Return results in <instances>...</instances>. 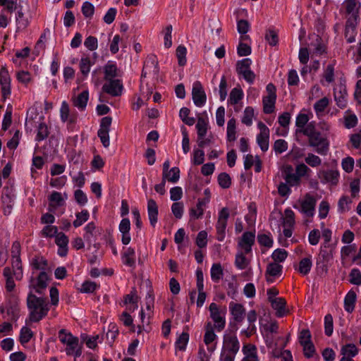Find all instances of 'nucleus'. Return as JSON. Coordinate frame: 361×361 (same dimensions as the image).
Wrapping results in <instances>:
<instances>
[{
  "mask_svg": "<svg viewBox=\"0 0 361 361\" xmlns=\"http://www.w3.org/2000/svg\"><path fill=\"white\" fill-rule=\"evenodd\" d=\"M27 306L30 310L29 318L32 322H38L46 317L49 310L46 298L37 297L30 293L27 297Z\"/></svg>",
  "mask_w": 361,
  "mask_h": 361,
  "instance_id": "nucleus-1",
  "label": "nucleus"
},
{
  "mask_svg": "<svg viewBox=\"0 0 361 361\" xmlns=\"http://www.w3.org/2000/svg\"><path fill=\"white\" fill-rule=\"evenodd\" d=\"M30 265L33 269L41 271L36 279L35 283H34L35 279L33 276H31L30 279V282L32 283L31 286L36 293L41 295L42 290L47 288V281L49 280L48 275L45 271L48 266V261L42 256H35L32 259Z\"/></svg>",
  "mask_w": 361,
  "mask_h": 361,
  "instance_id": "nucleus-2",
  "label": "nucleus"
},
{
  "mask_svg": "<svg viewBox=\"0 0 361 361\" xmlns=\"http://www.w3.org/2000/svg\"><path fill=\"white\" fill-rule=\"evenodd\" d=\"M308 145L314 147V151L320 155L325 156L329 151V142L319 131L308 137Z\"/></svg>",
  "mask_w": 361,
  "mask_h": 361,
  "instance_id": "nucleus-3",
  "label": "nucleus"
},
{
  "mask_svg": "<svg viewBox=\"0 0 361 361\" xmlns=\"http://www.w3.org/2000/svg\"><path fill=\"white\" fill-rule=\"evenodd\" d=\"M266 90L268 94L264 97L262 99L263 111L264 114H269L274 111L277 97L276 88L273 83H269L266 87Z\"/></svg>",
  "mask_w": 361,
  "mask_h": 361,
  "instance_id": "nucleus-4",
  "label": "nucleus"
},
{
  "mask_svg": "<svg viewBox=\"0 0 361 361\" xmlns=\"http://www.w3.org/2000/svg\"><path fill=\"white\" fill-rule=\"evenodd\" d=\"M228 217V209L227 207L222 208L219 212L218 221L216 225V239L219 241H223L225 238V231Z\"/></svg>",
  "mask_w": 361,
  "mask_h": 361,
  "instance_id": "nucleus-5",
  "label": "nucleus"
},
{
  "mask_svg": "<svg viewBox=\"0 0 361 361\" xmlns=\"http://www.w3.org/2000/svg\"><path fill=\"white\" fill-rule=\"evenodd\" d=\"M111 122L112 118L111 116L102 118L100 122V128L97 132V135L104 147H109L110 144L109 133Z\"/></svg>",
  "mask_w": 361,
  "mask_h": 361,
  "instance_id": "nucleus-6",
  "label": "nucleus"
},
{
  "mask_svg": "<svg viewBox=\"0 0 361 361\" xmlns=\"http://www.w3.org/2000/svg\"><path fill=\"white\" fill-rule=\"evenodd\" d=\"M209 310L210 317L214 322L213 326L215 327L217 331H221L225 328L226 320L225 318L221 316L219 306L215 302H212L209 307Z\"/></svg>",
  "mask_w": 361,
  "mask_h": 361,
  "instance_id": "nucleus-7",
  "label": "nucleus"
},
{
  "mask_svg": "<svg viewBox=\"0 0 361 361\" xmlns=\"http://www.w3.org/2000/svg\"><path fill=\"white\" fill-rule=\"evenodd\" d=\"M259 133L257 135V142L262 152H267L269 149V129L262 121L257 123Z\"/></svg>",
  "mask_w": 361,
  "mask_h": 361,
  "instance_id": "nucleus-8",
  "label": "nucleus"
},
{
  "mask_svg": "<svg viewBox=\"0 0 361 361\" xmlns=\"http://www.w3.org/2000/svg\"><path fill=\"white\" fill-rule=\"evenodd\" d=\"M0 85L3 100L11 94V78L7 68L3 66L0 70Z\"/></svg>",
  "mask_w": 361,
  "mask_h": 361,
  "instance_id": "nucleus-9",
  "label": "nucleus"
},
{
  "mask_svg": "<svg viewBox=\"0 0 361 361\" xmlns=\"http://www.w3.org/2000/svg\"><path fill=\"white\" fill-rule=\"evenodd\" d=\"M192 98L194 104L201 107L204 106L207 101V95L200 82L196 81L192 89Z\"/></svg>",
  "mask_w": 361,
  "mask_h": 361,
  "instance_id": "nucleus-10",
  "label": "nucleus"
},
{
  "mask_svg": "<svg viewBox=\"0 0 361 361\" xmlns=\"http://www.w3.org/2000/svg\"><path fill=\"white\" fill-rule=\"evenodd\" d=\"M240 349V343L235 334H229L224 336L221 351L237 354Z\"/></svg>",
  "mask_w": 361,
  "mask_h": 361,
  "instance_id": "nucleus-11",
  "label": "nucleus"
},
{
  "mask_svg": "<svg viewBox=\"0 0 361 361\" xmlns=\"http://www.w3.org/2000/svg\"><path fill=\"white\" fill-rule=\"evenodd\" d=\"M255 232L245 231L238 240V246L244 250L245 254H249L252 251V247L255 244Z\"/></svg>",
  "mask_w": 361,
  "mask_h": 361,
  "instance_id": "nucleus-12",
  "label": "nucleus"
},
{
  "mask_svg": "<svg viewBox=\"0 0 361 361\" xmlns=\"http://www.w3.org/2000/svg\"><path fill=\"white\" fill-rule=\"evenodd\" d=\"M108 83H105L102 87V90L113 96L118 97L122 94L123 85L120 80H109Z\"/></svg>",
  "mask_w": 361,
  "mask_h": 361,
  "instance_id": "nucleus-13",
  "label": "nucleus"
},
{
  "mask_svg": "<svg viewBox=\"0 0 361 361\" xmlns=\"http://www.w3.org/2000/svg\"><path fill=\"white\" fill-rule=\"evenodd\" d=\"M316 202L315 198L309 193H307L305 196V200L301 202V212L307 216H312L314 215Z\"/></svg>",
  "mask_w": 361,
  "mask_h": 361,
  "instance_id": "nucleus-14",
  "label": "nucleus"
},
{
  "mask_svg": "<svg viewBox=\"0 0 361 361\" xmlns=\"http://www.w3.org/2000/svg\"><path fill=\"white\" fill-rule=\"evenodd\" d=\"M143 68L148 71L149 74L157 76L159 68L157 56L154 54L148 55L144 62Z\"/></svg>",
  "mask_w": 361,
  "mask_h": 361,
  "instance_id": "nucleus-15",
  "label": "nucleus"
},
{
  "mask_svg": "<svg viewBox=\"0 0 361 361\" xmlns=\"http://www.w3.org/2000/svg\"><path fill=\"white\" fill-rule=\"evenodd\" d=\"M208 204V197L199 198L195 208H190L189 211L191 219H201L204 214V207Z\"/></svg>",
  "mask_w": 361,
  "mask_h": 361,
  "instance_id": "nucleus-16",
  "label": "nucleus"
},
{
  "mask_svg": "<svg viewBox=\"0 0 361 361\" xmlns=\"http://www.w3.org/2000/svg\"><path fill=\"white\" fill-rule=\"evenodd\" d=\"M229 309L233 319L237 322H241L244 319L245 310L240 303L230 302Z\"/></svg>",
  "mask_w": 361,
  "mask_h": 361,
  "instance_id": "nucleus-17",
  "label": "nucleus"
},
{
  "mask_svg": "<svg viewBox=\"0 0 361 361\" xmlns=\"http://www.w3.org/2000/svg\"><path fill=\"white\" fill-rule=\"evenodd\" d=\"M271 307L275 310L276 315L278 317H282L288 313V310H286V300L283 298H276L274 300H271Z\"/></svg>",
  "mask_w": 361,
  "mask_h": 361,
  "instance_id": "nucleus-18",
  "label": "nucleus"
},
{
  "mask_svg": "<svg viewBox=\"0 0 361 361\" xmlns=\"http://www.w3.org/2000/svg\"><path fill=\"white\" fill-rule=\"evenodd\" d=\"M66 352L68 355H74L75 357H78L82 354V345L79 346L78 338H72L71 341H68Z\"/></svg>",
  "mask_w": 361,
  "mask_h": 361,
  "instance_id": "nucleus-19",
  "label": "nucleus"
},
{
  "mask_svg": "<svg viewBox=\"0 0 361 361\" xmlns=\"http://www.w3.org/2000/svg\"><path fill=\"white\" fill-rule=\"evenodd\" d=\"M338 88V90L337 88L334 89V99L338 106L341 109H344L347 105V90L345 86L340 85Z\"/></svg>",
  "mask_w": 361,
  "mask_h": 361,
  "instance_id": "nucleus-20",
  "label": "nucleus"
},
{
  "mask_svg": "<svg viewBox=\"0 0 361 361\" xmlns=\"http://www.w3.org/2000/svg\"><path fill=\"white\" fill-rule=\"evenodd\" d=\"M282 265L278 263L271 262L268 264L265 273L267 281L269 283H272L274 280L270 279L269 276H276L281 275L282 273Z\"/></svg>",
  "mask_w": 361,
  "mask_h": 361,
  "instance_id": "nucleus-21",
  "label": "nucleus"
},
{
  "mask_svg": "<svg viewBox=\"0 0 361 361\" xmlns=\"http://www.w3.org/2000/svg\"><path fill=\"white\" fill-rule=\"evenodd\" d=\"M147 212L150 224L154 227L157 222L158 206L153 199H150L147 202Z\"/></svg>",
  "mask_w": 361,
  "mask_h": 361,
  "instance_id": "nucleus-22",
  "label": "nucleus"
},
{
  "mask_svg": "<svg viewBox=\"0 0 361 361\" xmlns=\"http://www.w3.org/2000/svg\"><path fill=\"white\" fill-rule=\"evenodd\" d=\"M89 99V92L87 90L82 91L78 97L72 99L73 105L79 109L84 110L87 106Z\"/></svg>",
  "mask_w": 361,
  "mask_h": 361,
  "instance_id": "nucleus-23",
  "label": "nucleus"
},
{
  "mask_svg": "<svg viewBox=\"0 0 361 361\" xmlns=\"http://www.w3.org/2000/svg\"><path fill=\"white\" fill-rule=\"evenodd\" d=\"M357 295L353 290H350L344 299V309L346 312L351 313L355 309Z\"/></svg>",
  "mask_w": 361,
  "mask_h": 361,
  "instance_id": "nucleus-24",
  "label": "nucleus"
},
{
  "mask_svg": "<svg viewBox=\"0 0 361 361\" xmlns=\"http://www.w3.org/2000/svg\"><path fill=\"white\" fill-rule=\"evenodd\" d=\"M104 80H115L114 78L118 76V68L116 63L112 61H108L104 67Z\"/></svg>",
  "mask_w": 361,
  "mask_h": 361,
  "instance_id": "nucleus-25",
  "label": "nucleus"
},
{
  "mask_svg": "<svg viewBox=\"0 0 361 361\" xmlns=\"http://www.w3.org/2000/svg\"><path fill=\"white\" fill-rule=\"evenodd\" d=\"M122 259L123 263L130 267H133L135 265V250L129 247L122 255Z\"/></svg>",
  "mask_w": 361,
  "mask_h": 361,
  "instance_id": "nucleus-26",
  "label": "nucleus"
},
{
  "mask_svg": "<svg viewBox=\"0 0 361 361\" xmlns=\"http://www.w3.org/2000/svg\"><path fill=\"white\" fill-rule=\"evenodd\" d=\"M205 334L204 336V342L206 345H209L215 341L216 338V335L214 333L213 324L211 322H208L206 323L205 326Z\"/></svg>",
  "mask_w": 361,
  "mask_h": 361,
  "instance_id": "nucleus-27",
  "label": "nucleus"
},
{
  "mask_svg": "<svg viewBox=\"0 0 361 361\" xmlns=\"http://www.w3.org/2000/svg\"><path fill=\"white\" fill-rule=\"evenodd\" d=\"M322 176L324 183H331L332 185H336L338 183L339 173L338 171L328 170L323 171Z\"/></svg>",
  "mask_w": 361,
  "mask_h": 361,
  "instance_id": "nucleus-28",
  "label": "nucleus"
},
{
  "mask_svg": "<svg viewBox=\"0 0 361 361\" xmlns=\"http://www.w3.org/2000/svg\"><path fill=\"white\" fill-rule=\"evenodd\" d=\"M12 269L16 279L20 281L23 279V265L20 257L12 259Z\"/></svg>",
  "mask_w": 361,
  "mask_h": 361,
  "instance_id": "nucleus-29",
  "label": "nucleus"
},
{
  "mask_svg": "<svg viewBox=\"0 0 361 361\" xmlns=\"http://www.w3.org/2000/svg\"><path fill=\"white\" fill-rule=\"evenodd\" d=\"M357 353L358 349L353 343L344 345L341 349V354L343 355V357H350L353 359V357L357 355Z\"/></svg>",
  "mask_w": 361,
  "mask_h": 361,
  "instance_id": "nucleus-30",
  "label": "nucleus"
},
{
  "mask_svg": "<svg viewBox=\"0 0 361 361\" xmlns=\"http://www.w3.org/2000/svg\"><path fill=\"white\" fill-rule=\"evenodd\" d=\"M312 266L311 257H305L300 261L298 271L305 276L310 273Z\"/></svg>",
  "mask_w": 361,
  "mask_h": 361,
  "instance_id": "nucleus-31",
  "label": "nucleus"
},
{
  "mask_svg": "<svg viewBox=\"0 0 361 361\" xmlns=\"http://www.w3.org/2000/svg\"><path fill=\"white\" fill-rule=\"evenodd\" d=\"M197 130V138L202 139L207 134L208 129V123L202 117H198L197 123L196 124Z\"/></svg>",
  "mask_w": 361,
  "mask_h": 361,
  "instance_id": "nucleus-32",
  "label": "nucleus"
},
{
  "mask_svg": "<svg viewBox=\"0 0 361 361\" xmlns=\"http://www.w3.org/2000/svg\"><path fill=\"white\" fill-rule=\"evenodd\" d=\"M236 121L234 118L228 120L227 123V140L228 142H233L236 139L235 131Z\"/></svg>",
  "mask_w": 361,
  "mask_h": 361,
  "instance_id": "nucleus-33",
  "label": "nucleus"
},
{
  "mask_svg": "<svg viewBox=\"0 0 361 361\" xmlns=\"http://www.w3.org/2000/svg\"><path fill=\"white\" fill-rule=\"evenodd\" d=\"M119 333L118 328L116 324L111 323L109 326V330L106 334V339L109 344L112 346L113 343Z\"/></svg>",
  "mask_w": 361,
  "mask_h": 361,
  "instance_id": "nucleus-34",
  "label": "nucleus"
},
{
  "mask_svg": "<svg viewBox=\"0 0 361 361\" xmlns=\"http://www.w3.org/2000/svg\"><path fill=\"white\" fill-rule=\"evenodd\" d=\"M224 271L221 265L219 263L214 264L211 268V278L214 282L219 281L223 277Z\"/></svg>",
  "mask_w": 361,
  "mask_h": 361,
  "instance_id": "nucleus-35",
  "label": "nucleus"
},
{
  "mask_svg": "<svg viewBox=\"0 0 361 361\" xmlns=\"http://www.w3.org/2000/svg\"><path fill=\"white\" fill-rule=\"evenodd\" d=\"M49 207H56V206L60 207V206H62L64 203V201H63L61 194L56 191H54L49 196Z\"/></svg>",
  "mask_w": 361,
  "mask_h": 361,
  "instance_id": "nucleus-36",
  "label": "nucleus"
},
{
  "mask_svg": "<svg viewBox=\"0 0 361 361\" xmlns=\"http://www.w3.org/2000/svg\"><path fill=\"white\" fill-rule=\"evenodd\" d=\"M219 186L224 189H227L231 185V178L228 173L222 172L219 174L217 178Z\"/></svg>",
  "mask_w": 361,
  "mask_h": 361,
  "instance_id": "nucleus-37",
  "label": "nucleus"
},
{
  "mask_svg": "<svg viewBox=\"0 0 361 361\" xmlns=\"http://www.w3.org/2000/svg\"><path fill=\"white\" fill-rule=\"evenodd\" d=\"M33 336L34 334L30 328L23 326L20 330L19 341L21 344L24 345L28 343Z\"/></svg>",
  "mask_w": 361,
  "mask_h": 361,
  "instance_id": "nucleus-38",
  "label": "nucleus"
},
{
  "mask_svg": "<svg viewBox=\"0 0 361 361\" xmlns=\"http://www.w3.org/2000/svg\"><path fill=\"white\" fill-rule=\"evenodd\" d=\"M76 219L73 221V226L78 228L86 222L90 216V214L87 210L84 209L81 212L76 214Z\"/></svg>",
  "mask_w": 361,
  "mask_h": 361,
  "instance_id": "nucleus-39",
  "label": "nucleus"
},
{
  "mask_svg": "<svg viewBox=\"0 0 361 361\" xmlns=\"http://www.w3.org/2000/svg\"><path fill=\"white\" fill-rule=\"evenodd\" d=\"M189 340V334L183 332L176 341V348L179 350H185Z\"/></svg>",
  "mask_w": 361,
  "mask_h": 361,
  "instance_id": "nucleus-40",
  "label": "nucleus"
},
{
  "mask_svg": "<svg viewBox=\"0 0 361 361\" xmlns=\"http://www.w3.org/2000/svg\"><path fill=\"white\" fill-rule=\"evenodd\" d=\"M245 252H239L237 253L235 259V264L239 269H244L249 264V261L245 256Z\"/></svg>",
  "mask_w": 361,
  "mask_h": 361,
  "instance_id": "nucleus-41",
  "label": "nucleus"
},
{
  "mask_svg": "<svg viewBox=\"0 0 361 361\" xmlns=\"http://www.w3.org/2000/svg\"><path fill=\"white\" fill-rule=\"evenodd\" d=\"M243 97V92L240 88H233L230 93L229 102L231 104H237Z\"/></svg>",
  "mask_w": 361,
  "mask_h": 361,
  "instance_id": "nucleus-42",
  "label": "nucleus"
},
{
  "mask_svg": "<svg viewBox=\"0 0 361 361\" xmlns=\"http://www.w3.org/2000/svg\"><path fill=\"white\" fill-rule=\"evenodd\" d=\"M19 310L18 302H14L7 307L6 313L8 315L11 316V320L16 321L19 317Z\"/></svg>",
  "mask_w": 361,
  "mask_h": 361,
  "instance_id": "nucleus-43",
  "label": "nucleus"
},
{
  "mask_svg": "<svg viewBox=\"0 0 361 361\" xmlns=\"http://www.w3.org/2000/svg\"><path fill=\"white\" fill-rule=\"evenodd\" d=\"M251 63H252V61L249 58H245L244 59L238 61L236 63L237 73L240 74L243 71H246L247 70H250Z\"/></svg>",
  "mask_w": 361,
  "mask_h": 361,
  "instance_id": "nucleus-44",
  "label": "nucleus"
},
{
  "mask_svg": "<svg viewBox=\"0 0 361 361\" xmlns=\"http://www.w3.org/2000/svg\"><path fill=\"white\" fill-rule=\"evenodd\" d=\"M187 49L183 45H179L176 49V57L178 59V65L183 66L186 63Z\"/></svg>",
  "mask_w": 361,
  "mask_h": 361,
  "instance_id": "nucleus-45",
  "label": "nucleus"
},
{
  "mask_svg": "<svg viewBox=\"0 0 361 361\" xmlns=\"http://www.w3.org/2000/svg\"><path fill=\"white\" fill-rule=\"evenodd\" d=\"M334 330V320L331 314L324 317V333L327 336H331Z\"/></svg>",
  "mask_w": 361,
  "mask_h": 361,
  "instance_id": "nucleus-46",
  "label": "nucleus"
},
{
  "mask_svg": "<svg viewBox=\"0 0 361 361\" xmlns=\"http://www.w3.org/2000/svg\"><path fill=\"white\" fill-rule=\"evenodd\" d=\"M49 132L47 126L44 123H41L38 126L36 140L39 142L46 139L49 136Z\"/></svg>",
  "mask_w": 361,
  "mask_h": 361,
  "instance_id": "nucleus-47",
  "label": "nucleus"
},
{
  "mask_svg": "<svg viewBox=\"0 0 361 361\" xmlns=\"http://www.w3.org/2000/svg\"><path fill=\"white\" fill-rule=\"evenodd\" d=\"M254 116V109L252 106H247L245 109L242 123L247 126L252 123V118Z\"/></svg>",
  "mask_w": 361,
  "mask_h": 361,
  "instance_id": "nucleus-48",
  "label": "nucleus"
},
{
  "mask_svg": "<svg viewBox=\"0 0 361 361\" xmlns=\"http://www.w3.org/2000/svg\"><path fill=\"white\" fill-rule=\"evenodd\" d=\"M301 345L303 347L305 357L307 358L312 357L315 353V348L312 342L306 341L304 343L301 342Z\"/></svg>",
  "mask_w": 361,
  "mask_h": 361,
  "instance_id": "nucleus-49",
  "label": "nucleus"
},
{
  "mask_svg": "<svg viewBox=\"0 0 361 361\" xmlns=\"http://www.w3.org/2000/svg\"><path fill=\"white\" fill-rule=\"evenodd\" d=\"M138 299L139 298L137 295V290L135 287H133L130 293L124 296V304H133L137 307Z\"/></svg>",
  "mask_w": 361,
  "mask_h": 361,
  "instance_id": "nucleus-50",
  "label": "nucleus"
},
{
  "mask_svg": "<svg viewBox=\"0 0 361 361\" xmlns=\"http://www.w3.org/2000/svg\"><path fill=\"white\" fill-rule=\"evenodd\" d=\"M318 131L315 128L314 123L310 122L306 124V127L305 126L302 129H296V134L302 133L304 135L309 137L314 133H317Z\"/></svg>",
  "mask_w": 361,
  "mask_h": 361,
  "instance_id": "nucleus-51",
  "label": "nucleus"
},
{
  "mask_svg": "<svg viewBox=\"0 0 361 361\" xmlns=\"http://www.w3.org/2000/svg\"><path fill=\"white\" fill-rule=\"evenodd\" d=\"M349 277L350 283L356 286L361 285V271L358 269L354 268L351 269Z\"/></svg>",
  "mask_w": 361,
  "mask_h": 361,
  "instance_id": "nucleus-52",
  "label": "nucleus"
},
{
  "mask_svg": "<svg viewBox=\"0 0 361 361\" xmlns=\"http://www.w3.org/2000/svg\"><path fill=\"white\" fill-rule=\"evenodd\" d=\"M359 21V14L358 9L356 11L355 13H353L350 15L345 23V27L351 30H356V27Z\"/></svg>",
  "mask_w": 361,
  "mask_h": 361,
  "instance_id": "nucleus-53",
  "label": "nucleus"
},
{
  "mask_svg": "<svg viewBox=\"0 0 361 361\" xmlns=\"http://www.w3.org/2000/svg\"><path fill=\"white\" fill-rule=\"evenodd\" d=\"M257 241L260 245L268 248L271 247L273 245L272 238L269 235L264 233H259L257 235Z\"/></svg>",
  "mask_w": 361,
  "mask_h": 361,
  "instance_id": "nucleus-54",
  "label": "nucleus"
},
{
  "mask_svg": "<svg viewBox=\"0 0 361 361\" xmlns=\"http://www.w3.org/2000/svg\"><path fill=\"white\" fill-rule=\"evenodd\" d=\"M265 39L269 45L276 46L279 42L278 34L275 30L269 29L265 35Z\"/></svg>",
  "mask_w": 361,
  "mask_h": 361,
  "instance_id": "nucleus-55",
  "label": "nucleus"
},
{
  "mask_svg": "<svg viewBox=\"0 0 361 361\" xmlns=\"http://www.w3.org/2000/svg\"><path fill=\"white\" fill-rule=\"evenodd\" d=\"M184 205L181 202H176L171 206V211L176 219H181L183 214Z\"/></svg>",
  "mask_w": 361,
  "mask_h": 361,
  "instance_id": "nucleus-56",
  "label": "nucleus"
},
{
  "mask_svg": "<svg viewBox=\"0 0 361 361\" xmlns=\"http://www.w3.org/2000/svg\"><path fill=\"white\" fill-rule=\"evenodd\" d=\"M12 123V109L11 108H7L6 113L4 116L2 125H1V129L4 131H6L8 130V128L10 127Z\"/></svg>",
  "mask_w": 361,
  "mask_h": 361,
  "instance_id": "nucleus-57",
  "label": "nucleus"
},
{
  "mask_svg": "<svg viewBox=\"0 0 361 361\" xmlns=\"http://www.w3.org/2000/svg\"><path fill=\"white\" fill-rule=\"evenodd\" d=\"M305 161L307 164L312 167H317L321 165L322 159L317 155L309 153L305 159Z\"/></svg>",
  "mask_w": 361,
  "mask_h": 361,
  "instance_id": "nucleus-58",
  "label": "nucleus"
},
{
  "mask_svg": "<svg viewBox=\"0 0 361 361\" xmlns=\"http://www.w3.org/2000/svg\"><path fill=\"white\" fill-rule=\"evenodd\" d=\"M288 256V252L278 248L274 251L271 255V257L275 262H283Z\"/></svg>",
  "mask_w": 361,
  "mask_h": 361,
  "instance_id": "nucleus-59",
  "label": "nucleus"
},
{
  "mask_svg": "<svg viewBox=\"0 0 361 361\" xmlns=\"http://www.w3.org/2000/svg\"><path fill=\"white\" fill-rule=\"evenodd\" d=\"M351 203L352 200L348 196H342L338 202V211L341 213H344L346 211H349L350 207H348V204Z\"/></svg>",
  "mask_w": 361,
  "mask_h": 361,
  "instance_id": "nucleus-60",
  "label": "nucleus"
},
{
  "mask_svg": "<svg viewBox=\"0 0 361 361\" xmlns=\"http://www.w3.org/2000/svg\"><path fill=\"white\" fill-rule=\"evenodd\" d=\"M323 77L328 83H331L334 81V65L328 64L324 71Z\"/></svg>",
  "mask_w": 361,
  "mask_h": 361,
  "instance_id": "nucleus-61",
  "label": "nucleus"
},
{
  "mask_svg": "<svg viewBox=\"0 0 361 361\" xmlns=\"http://www.w3.org/2000/svg\"><path fill=\"white\" fill-rule=\"evenodd\" d=\"M195 243L200 248H204L207 244V233L205 231H201L198 233Z\"/></svg>",
  "mask_w": 361,
  "mask_h": 361,
  "instance_id": "nucleus-62",
  "label": "nucleus"
},
{
  "mask_svg": "<svg viewBox=\"0 0 361 361\" xmlns=\"http://www.w3.org/2000/svg\"><path fill=\"white\" fill-rule=\"evenodd\" d=\"M285 218L283 219V225L292 227L295 224V214L290 209H286L284 212Z\"/></svg>",
  "mask_w": 361,
  "mask_h": 361,
  "instance_id": "nucleus-63",
  "label": "nucleus"
},
{
  "mask_svg": "<svg viewBox=\"0 0 361 361\" xmlns=\"http://www.w3.org/2000/svg\"><path fill=\"white\" fill-rule=\"evenodd\" d=\"M288 149V143L283 139H279L274 142V149L276 154H281Z\"/></svg>",
  "mask_w": 361,
  "mask_h": 361,
  "instance_id": "nucleus-64",
  "label": "nucleus"
}]
</instances>
